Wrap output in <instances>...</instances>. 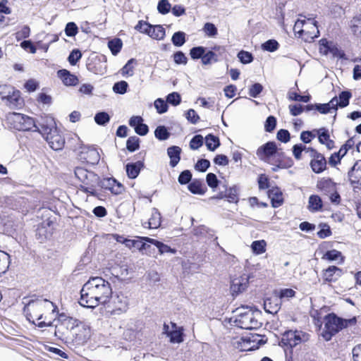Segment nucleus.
Listing matches in <instances>:
<instances>
[{
	"label": "nucleus",
	"mask_w": 361,
	"mask_h": 361,
	"mask_svg": "<svg viewBox=\"0 0 361 361\" xmlns=\"http://www.w3.org/2000/svg\"><path fill=\"white\" fill-rule=\"evenodd\" d=\"M264 50L274 51L279 48V43L274 39H269L262 44Z\"/></svg>",
	"instance_id": "obj_60"
},
{
	"label": "nucleus",
	"mask_w": 361,
	"mask_h": 361,
	"mask_svg": "<svg viewBox=\"0 0 361 361\" xmlns=\"http://www.w3.org/2000/svg\"><path fill=\"white\" fill-rule=\"evenodd\" d=\"M274 166L272 168L274 171H276L279 169H286L293 165V161L290 159H285L283 157L277 158L274 160Z\"/></svg>",
	"instance_id": "obj_35"
},
{
	"label": "nucleus",
	"mask_w": 361,
	"mask_h": 361,
	"mask_svg": "<svg viewBox=\"0 0 361 361\" xmlns=\"http://www.w3.org/2000/svg\"><path fill=\"white\" fill-rule=\"evenodd\" d=\"M248 283L249 276L245 274L234 278L232 280L231 285V291L232 295H238L245 291L248 286Z\"/></svg>",
	"instance_id": "obj_17"
},
{
	"label": "nucleus",
	"mask_w": 361,
	"mask_h": 361,
	"mask_svg": "<svg viewBox=\"0 0 361 361\" xmlns=\"http://www.w3.org/2000/svg\"><path fill=\"white\" fill-rule=\"evenodd\" d=\"M7 121L10 127L17 130L38 131L39 128L33 118L20 113L8 114Z\"/></svg>",
	"instance_id": "obj_6"
},
{
	"label": "nucleus",
	"mask_w": 361,
	"mask_h": 361,
	"mask_svg": "<svg viewBox=\"0 0 361 361\" xmlns=\"http://www.w3.org/2000/svg\"><path fill=\"white\" fill-rule=\"evenodd\" d=\"M148 35L152 39L161 40L166 35L164 28L160 25H152Z\"/></svg>",
	"instance_id": "obj_33"
},
{
	"label": "nucleus",
	"mask_w": 361,
	"mask_h": 361,
	"mask_svg": "<svg viewBox=\"0 0 361 361\" xmlns=\"http://www.w3.org/2000/svg\"><path fill=\"white\" fill-rule=\"evenodd\" d=\"M161 225V214L159 211L154 208L152 210L150 218L147 222H145L143 226L149 228H157Z\"/></svg>",
	"instance_id": "obj_26"
},
{
	"label": "nucleus",
	"mask_w": 361,
	"mask_h": 361,
	"mask_svg": "<svg viewBox=\"0 0 361 361\" xmlns=\"http://www.w3.org/2000/svg\"><path fill=\"white\" fill-rule=\"evenodd\" d=\"M122 41L118 39H114L109 42L108 47L110 49L113 55H116L121 49Z\"/></svg>",
	"instance_id": "obj_45"
},
{
	"label": "nucleus",
	"mask_w": 361,
	"mask_h": 361,
	"mask_svg": "<svg viewBox=\"0 0 361 361\" xmlns=\"http://www.w3.org/2000/svg\"><path fill=\"white\" fill-rule=\"evenodd\" d=\"M154 105L157 109V111L160 114L166 113L168 110L167 104L161 98L156 99L154 101Z\"/></svg>",
	"instance_id": "obj_53"
},
{
	"label": "nucleus",
	"mask_w": 361,
	"mask_h": 361,
	"mask_svg": "<svg viewBox=\"0 0 361 361\" xmlns=\"http://www.w3.org/2000/svg\"><path fill=\"white\" fill-rule=\"evenodd\" d=\"M309 340V334L302 331H287L282 336L281 343L286 346L293 348Z\"/></svg>",
	"instance_id": "obj_11"
},
{
	"label": "nucleus",
	"mask_w": 361,
	"mask_h": 361,
	"mask_svg": "<svg viewBox=\"0 0 361 361\" xmlns=\"http://www.w3.org/2000/svg\"><path fill=\"white\" fill-rule=\"evenodd\" d=\"M356 318L344 319L338 317L334 314L325 317L324 327L322 329L321 336L325 341H329L332 336L343 328L355 324Z\"/></svg>",
	"instance_id": "obj_4"
},
{
	"label": "nucleus",
	"mask_w": 361,
	"mask_h": 361,
	"mask_svg": "<svg viewBox=\"0 0 361 361\" xmlns=\"http://www.w3.org/2000/svg\"><path fill=\"white\" fill-rule=\"evenodd\" d=\"M16 90L11 86L0 85V97L1 100L4 102L13 92Z\"/></svg>",
	"instance_id": "obj_48"
},
{
	"label": "nucleus",
	"mask_w": 361,
	"mask_h": 361,
	"mask_svg": "<svg viewBox=\"0 0 361 361\" xmlns=\"http://www.w3.org/2000/svg\"><path fill=\"white\" fill-rule=\"evenodd\" d=\"M111 298L106 305L107 312L111 316H118L127 312L128 309V299L122 293L111 296Z\"/></svg>",
	"instance_id": "obj_8"
},
{
	"label": "nucleus",
	"mask_w": 361,
	"mask_h": 361,
	"mask_svg": "<svg viewBox=\"0 0 361 361\" xmlns=\"http://www.w3.org/2000/svg\"><path fill=\"white\" fill-rule=\"evenodd\" d=\"M337 102L336 99H331L329 102L326 104H319L314 106L315 109L319 111L321 114H326L336 113L337 111ZM307 111H310L314 109L313 105L306 106Z\"/></svg>",
	"instance_id": "obj_20"
},
{
	"label": "nucleus",
	"mask_w": 361,
	"mask_h": 361,
	"mask_svg": "<svg viewBox=\"0 0 361 361\" xmlns=\"http://www.w3.org/2000/svg\"><path fill=\"white\" fill-rule=\"evenodd\" d=\"M343 274L341 269L335 266H330L327 268L323 274V278L325 281L332 282L337 281Z\"/></svg>",
	"instance_id": "obj_23"
},
{
	"label": "nucleus",
	"mask_w": 361,
	"mask_h": 361,
	"mask_svg": "<svg viewBox=\"0 0 361 361\" xmlns=\"http://www.w3.org/2000/svg\"><path fill=\"white\" fill-rule=\"evenodd\" d=\"M205 52V48L203 47H193L190 51V55L192 59H202Z\"/></svg>",
	"instance_id": "obj_59"
},
{
	"label": "nucleus",
	"mask_w": 361,
	"mask_h": 361,
	"mask_svg": "<svg viewBox=\"0 0 361 361\" xmlns=\"http://www.w3.org/2000/svg\"><path fill=\"white\" fill-rule=\"evenodd\" d=\"M78 155L81 160L91 164H97L100 159L98 151L95 148L88 146L80 147Z\"/></svg>",
	"instance_id": "obj_13"
},
{
	"label": "nucleus",
	"mask_w": 361,
	"mask_h": 361,
	"mask_svg": "<svg viewBox=\"0 0 361 361\" xmlns=\"http://www.w3.org/2000/svg\"><path fill=\"white\" fill-rule=\"evenodd\" d=\"M308 203V208L312 212L319 211L322 207V201L318 195H311Z\"/></svg>",
	"instance_id": "obj_39"
},
{
	"label": "nucleus",
	"mask_w": 361,
	"mask_h": 361,
	"mask_svg": "<svg viewBox=\"0 0 361 361\" xmlns=\"http://www.w3.org/2000/svg\"><path fill=\"white\" fill-rule=\"evenodd\" d=\"M317 188L327 195L336 190V185L331 178H322L317 181Z\"/></svg>",
	"instance_id": "obj_25"
},
{
	"label": "nucleus",
	"mask_w": 361,
	"mask_h": 361,
	"mask_svg": "<svg viewBox=\"0 0 361 361\" xmlns=\"http://www.w3.org/2000/svg\"><path fill=\"white\" fill-rule=\"evenodd\" d=\"M319 33L317 21L312 18L307 19L301 38L305 42H311L314 38L318 37Z\"/></svg>",
	"instance_id": "obj_14"
},
{
	"label": "nucleus",
	"mask_w": 361,
	"mask_h": 361,
	"mask_svg": "<svg viewBox=\"0 0 361 361\" xmlns=\"http://www.w3.org/2000/svg\"><path fill=\"white\" fill-rule=\"evenodd\" d=\"M307 20H298L293 27V30L295 35H298V37L301 38L303 32L304 26L305 25Z\"/></svg>",
	"instance_id": "obj_63"
},
{
	"label": "nucleus",
	"mask_w": 361,
	"mask_h": 361,
	"mask_svg": "<svg viewBox=\"0 0 361 361\" xmlns=\"http://www.w3.org/2000/svg\"><path fill=\"white\" fill-rule=\"evenodd\" d=\"M269 197L271 200L272 206L278 207L283 202V194L279 188H274L269 190Z\"/></svg>",
	"instance_id": "obj_30"
},
{
	"label": "nucleus",
	"mask_w": 361,
	"mask_h": 361,
	"mask_svg": "<svg viewBox=\"0 0 361 361\" xmlns=\"http://www.w3.org/2000/svg\"><path fill=\"white\" fill-rule=\"evenodd\" d=\"M57 75L66 86L76 85L78 83V78L66 69L59 70Z\"/></svg>",
	"instance_id": "obj_24"
},
{
	"label": "nucleus",
	"mask_w": 361,
	"mask_h": 361,
	"mask_svg": "<svg viewBox=\"0 0 361 361\" xmlns=\"http://www.w3.org/2000/svg\"><path fill=\"white\" fill-rule=\"evenodd\" d=\"M59 322L60 324L56 326V333L59 332L63 334H65L62 331L63 328L74 332V331L76 330L77 326L80 324V322H79L76 319L68 317L63 314L60 315Z\"/></svg>",
	"instance_id": "obj_18"
},
{
	"label": "nucleus",
	"mask_w": 361,
	"mask_h": 361,
	"mask_svg": "<svg viewBox=\"0 0 361 361\" xmlns=\"http://www.w3.org/2000/svg\"><path fill=\"white\" fill-rule=\"evenodd\" d=\"M74 173L75 177L81 182L80 187L84 191L94 194V187L98 182V176L82 167H76Z\"/></svg>",
	"instance_id": "obj_7"
},
{
	"label": "nucleus",
	"mask_w": 361,
	"mask_h": 361,
	"mask_svg": "<svg viewBox=\"0 0 361 361\" xmlns=\"http://www.w3.org/2000/svg\"><path fill=\"white\" fill-rule=\"evenodd\" d=\"M205 144L207 149L210 151H214L220 145L219 140L213 135H208L205 137Z\"/></svg>",
	"instance_id": "obj_41"
},
{
	"label": "nucleus",
	"mask_w": 361,
	"mask_h": 361,
	"mask_svg": "<svg viewBox=\"0 0 361 361\" xmlns=\"http://www.w3.org/2000/svg\"><path fill=\"white\" fill-rule=\"evenodd\" d=\"M78 32V27L73 22L68 23L65 27V33L68 37H75Z\"/></svg>",
	"instance_id": "obj_52"
},
{
	"label": "nucleus",
	"mask_w": 361,
	"mask_h": 361,
	"mask_svg": "<svg viewBox=\"0 0 361 361\" xmlns=\"http://www.w3.org/2000/svg\"><path fill=\"white\" fill-rule=\"evenodd\" d=\"M314 131L318 134L319 141L321 144L325 145L329 149L334 147V142L330 139L327 130L325 128H320L319 130H315Z\"/></svg>",
	"instance_id": "obj_29"
},
{
	"label": "nucleus",
	"mask_w": 361,
	"mask_h": 361,
	"mask_svg": "<svg viewBox=\"0 0 361 361\" xmlns=\"http://www.w3.org/2000/svg\"><path fill=\"white\" fill-rule=\"evenodd\" d=\"M72 334L75 336V342L78 343H83L86 342L91 336L90 327L88 325L80 323L77 326L76 330L72 332Z\"/></svg>",
	"instance_id": "obj_21"
},
{
	"label": "nucleus",
	"mask_w": 361,
	"mask_h": 361,
	"mask_svg": "<svg viewBox=\"0 0 361 361\" xmlns=\"http://www.w3.org/2000/svg\"><path fill=\"white\" fill-rule=\"evenodd\" d=\"M3 102L11 109L20 106L22 104V99L20 91L13 92Z\"/></svg>",
	"instance_id": "obj_27"
},
{
	"label": "nucleus",
	"mask_w": 361,
	"mask_h": 361,
	"mask_svg": "<svg viewBox=\"0 0 361 361\" xmlns=\"http://www.w3.org/2000/svg\"><path fill=\"white\" fill-rule=\"evenodd\" d=\"M112 295V288L109 281L102 277L90 278L80 290V305L94 308L100 304H106Z\"/></svg>",
	"instance_id": "obj_1"
},
{
	"label": "nucleus",
	"mask_w": 361,
	"mask_h": 361,
	"mask_svg": "<svg viewBox=\"0 0 361 361\" xmlns=\"http://www.w3.org/2000/svg\"><path fill=\"white\" fill-rule=\"evenodd\" d=\"M57 307L54 303L48 300H37L30 301L24 308V312L27 319L35 323L43 318V315L48 311L54 312Z\"/></svg>",
	"instance_id": "obj_5"
},
{
	"label": "nucleus",
	"mask_w": 361,
	"mask_h": 361,
	"mask_svg": "<svg viewBox=\"0 0 361 361\" xmlns=\"http://www.w3.org/2000/svg\"><path fill=\"white\" fill-rule=\"evenodd\" d=\"M135 63V59H130L127 63L122 68L121 74L123 76H132L133 75V63Z\"/></svg>",
	"instance_id": "obj_54"
},
{
	"label": "nucleus",
	"mask_w": 361,
	"mask_h": 361,
	"mask_svg": "<svg viewBox=\"0 0 361 361\" xmlns=\"http://www.w3.org/2000/svg\"><path fill=\"white\" fill-rule=\"evenodd\" d=\"M262 312L252 310L249 307L242 306L233 311V316L231 318L235 326L243 329H258L262 323L261 322Z\"/></svg>",
	"instance_id": "obj_2"
},
{
	"label": "nucleus",
	"mask_w": 361,
	"mask_h": 361,
	"mask_svg": "<svg viewBox=\"0 0 361 361\" xmlns=\"http://www.w3.org/2000/svg\"><path fill=\"white\" fill-rule=\"evenodd\" d=\"M126 147L130 152H134L139 148V138L136 136L130 137L126 142Z\"/></svg>",
	"instance_id": "obj_50"
},
{
	"label": "nucleus",
	"mask_w": 361,
	"mask_h": 361,
	"mask_svg": "<svg viewBox=\"0 0 361 361\" xmlns=\"http://www.w3.org/2000/svg\"><path fill=\"white\" fill-rule=\"evenodd\" d=\"M188 190L195 195H204L206 188L203 186L202 183L200 180H195L188 185Z\"/></svg>",
	"instance_id": "obj_37"
},
{
	"label": "nucleus",
	"mask_w": 361,
	"mask_h": 361,
	"mask_svg": "<svg viewBox=\"0 0 361 361\" xmlns=\"http://www.w3.org/2000/svg\"><path fill=\"white\" fill-rule=\"evenodd\" d=\"M348 178L354 189L361 188V160L357 161L348 172Z\"/></svg>",
	"instance_id": "obj_19"
},
{
	"label": "nucleus",
	"mask_w": 361,
	"mask_h": 361,
	"mask_svg": "<svg viewBox=\"0 0 361 361\" xmlns=\"http://www.w3.org/2000/svg\"><path fill=\"white\" fill-rule=\"evenodd\" d=\"M171 5L168 0H160L158 3L157 9L161 14H166L169 12Z\"/></svg>",
	"instance_id": "obj_58"
},
{
	"label": "nucleus",
	"mask_w": 361,
	"mask_h": 361,
	"mask_svg": "<svg viewBox=\"0 0 361 361\" xmlns=\"http://www.w3.org/2000/svg\"><path fill=\"white\" fill-rule=\"evenodd\" d=\"M226 199L228 202L231 203H236L238 201V191L235 187L229 188L226 189L225 192Z\"/></svg>",
	"instance_id": "obj_47"
},
{
	"label": "nucleus",
	"mask_w": 361,
	"mask_h": 361,
	"mask_svg": "<svg viewBox=\"0 0 361 361\" xmlns=\"http://www.w3.org/2000/svg\"><path fill=\"white\" fill-rule=\"evenodd\" d=\"M52 234V228H50V224L47 223L46 225L43 223L37 229L36 236L40 242L44 241L46 239L49 238Z\"/></svg>",
	"instance_id": "obj_28"
},
{
	"label": "nucleus",
	"mask_w": 361,
	"mask_h": 361,
	"mask_svg": "<svg viewBox=\"0 0 361 361\" xmlns=\"http://www.w3.org/2000/svg\"><path fill=\"white\" fill-rule=\"evenodd\" d=\"M339 258H342L341 252L336 250H331L326 252L322 257V259L329 261L337 260Z\"/></svg>",
	"instance_id": "obj_51"
},
{
	"label": "nucleus",
	"mask_w": 361,
	"mask_h": 361,
	"mask_svg": "<svg viewBox=\"0 0 361 361\" xmlns=\"http://www.w3.org/2000/svg\"><path fill=\"white\" fill-rule=\"evenodd\" d=\"M263 86L258 82L255 83L249 88V95L252 97H257L262 92Z\"/></svg>",
	"instance_id": "obj_61"
},
{
	"label": "nucleus",
	"mask_w": 361,
	"mask_h": 361,
	"mask_svg": "<svg viewBox=\"0 0 361 361\" xmlns=\"http://www.w3.org/2000/svg\"><path fill=\"white\" fill-rule=\"evenodd\" d=\"M218 61V56L212 51H209L202 56V63L204 65H209Z\"/></svg>",
	"instance_id": "obj_46"
},
{
	"label": "nucleus",
	"mask_w": 361,
	"mask_h": 361,
	"mask_svg": "<svg viewBox=\"0 0 361 361\" xmlns=\"http://www.w3.org/2000/svg\"><path fill=\"white\" fill-rule=\"evenodd\" d=\"M350 28L355 36L361 38V14L355 16L351 20Z\"/></svg>",
	"instance_id": "obj_38"
},
{
	"label": "nucleus",
	"mask_w": 361,
	"mask_h": 361,
	"mask_svg": "<svg viewBox=\"0 0 361 361\" xmlns=\"http://www.w3.org/2000/svg\"><path fill=\"white\" fill-rule=\"evenodd\" d=\"M151 26L152 25L149 24L148 23L143 20H140L135 25V29L140 32L145 33L148 35L149 31L151 30Z\"/></svg>",
	"instance_id": "obj_57"
},
{
	"label": "nucleus",
	"mask_w": 361,
	"mask_h": 361,
	"mask_svg": "<svg viewBox=\"0 0 361 361\" xmlns=\"http://www.w3.org/2000/svg\"><path fill=\"white\" fill-rule=\"evenodd\" d=\"M310 152V167L315 173H321L326 169V160L323 154L313 149H308Z\"/></svg>",
	"instance_id": "obj_12"
},
{
	"label": "nucleus",
	"mask_w": 361,
	"mask_h": 361,
	"mask_svg": "<svg viewBox=\"0 0 361 361\" xmlns=\"http://www.w3.org/2000/svg\"><path fill=\"white\" fill-rule=\"evenodd\" d=\"M183 328L178 326L175 323L171 322L170 325L164 324V333L170 338V341L173 343L183 342Z\"/></svg>",
	"instance_id": "obj_15"
},
{
	"label": "nucleus",
	"mask_w": 361,
	"mask_h": 361,
	"mask_svg": "<svg viewBox=\"0 0 361 361\" xmlns=\"http://www.w3.org/2000/svg\"><path fill=\"white\" fill-rule=\"evenodd\" d=\"M102 187L114 195L121 194L124 190L123 186L112 178L104 179L102 181Z\"/></svg>",
	"instance_id": "obj_22"
},
{
	"label": "nucleus",
	"mask_w": 361,
	"mask_h": 361,
	"mask_svg": "<svg viewBox=\"0 0 361 361\" xmlns=\"http://www.w3.org/2000/svg\"><path fill=\"white\" fill-rule=\"evenodd\" d=\"M110 120L109 114L106 112H99L94 116V121L101 126L107 123Z\"/></svg>",
	"instance_id": "obj_49"
},
{
	"label": "nucleus",
	"mask_w": 361,
	"mask_h": 361,
	"mask_svg": "<svg viewBox=\"0 0 361 361\" xmlns=\"http://www.w3.org/2000/svg\"><path fill=\"white\" fill-rule=\"evenodd\" d=\"M319 52L324 55L331 54L334 57L342 58L343 54L332 42H329L326 39H322L319 41Z\"/></svg>",
	"instance_id": "obj_16"
},
{
	"label": "nucleus",
	"mask_w": 361,
	"mask_h": 361,
	"mask_svg": "<svg viewBox=\"0 0 361 361\" xmlns=\"http://www.w3.org/2000/svg\"><path fill=\"white\" fill-rule=\"evenodd\" d=\"M352 97V94L348 91L341 92L338 97H334L333 99H336L337 102V107L339 106L341 108H343L347 106L349 104V100Z\"/></svg>",
	"instance_id": "obj_36"
},
{
	"label": "nucleus",
	"mask_w": 361,
	"mask_h": 361,
	"mask_svg": "<svg viewBox=\"0 0 361 361\" xmlns=\"http://www.w3.org/2000/svg\"><path fill=\"white\" fill-rule=\"evenodd\" d=\"M295 291L292 288L281 289L277 295L282 301H288L295 296Z\"/></svg>",
	"instance_id": "obj_42"
},
{
	"label": "nucleus",
	"mask_w": 361,
	"mask_h": 361,
	"mask_svg": "<svg viewBox=\"0 0 361 361\" xmlns=\"http://www.w3.org/2000/svg\"><path fill=\"white\" fill-rule=\"evenodd\" d=\"M181 149L177 146H172L168 148L167 153L170 158V166L175 167L180 159Z\"/></svg>",
	"instance_id": "obj_31"
},
{
	"label": "nucleus",
	"mask_w": 361,
	"mask_h": 361,
	"mask_svg": "<svg viewBox=\"0 0 361 361\" xmlns=\"http://www.w3.org/2000/svg\"><path fill=\"white\" fill-rule=\"evenodd\" d=\"M128 83L126 81H120L116 82L113 86V90L116 93L124 94L126 92Z\"/></svg>",
	"instance_id": "obj_62"
},
{
	"label": "nucleus",
	"mask_w": 361,
	"mask_h": 361,
	"mask_svg": "<svg viewBox=\"0 0 361 361\" xmlns=\"http://www.w3.org/2000/svg\"><path fill=\"white\" fill-rule=\"evenodd\" d=\"M259 335L245 336V337H235L231 340V345L239 351H250L257 349L259 346L261 340L257 339Z\"/></svg>",
	"instance_id": "obj_9"
},
{
	"label": "nucleus",
	"mask_w": 361,
	"mask_h": 361,
	"mask_svg": "<svg viewBox=\"0 0 361 361\" xmlns=\"http://www.w3.org/2000/svg\"><path fill=\"white\" fill-rule=\"evenodd\" d=\"M257 157L262 161L274 164V160L283 157L282 153L277 151L275 142H269L259 147L257 150Z\"/></svg>",
	"instance_id": "obj_10"
},
{
	"label": "nucleus",
	"mask_w": 361,
	"mask_h": 361,
	"mask_svg": "<svg viewBox=\"0 0 361 361\" xmlns=\"http://www.w3.org/2000/svg\"><path fill=\"white\" fill-rule=\"evenodd\" d=\"M238 58L239 61L244 64L250 63L253 60L252 54L245 51H240L238 54Z\"/></svg>",
	"instance_id": "obj_55"
},
{
	"label": "nucleus",
	"mask_w": 361,
	"mask_h": 361,
	"mask_svg": "<svg viewBox=\"0 0 361 361\" xmlns=\"http://www.w3.org/2000/svg\"><path fill=\"white\" fill-rule=\"evenodd\" d=\"M172 43L176 47H181L185 42V34L183 32H175L171 38Z\"/></svg>",
	"instance_id": "obj_44"
},
{
	"label": "nucleus",
	"mask_w": 361,
	"mask_h": 361,
	"mask_svg": "<svg viewBox=\"0 0 361 361\" xmlns=\"http://www.w3.org/2000/svg\"><path fill=\"white\" fill-rule=\"evenodd\" d=\"M202 30L209 37H214L217 35V28L213 23H206Z\"/></svg>",
	"instance_id": "obj_56"
},
{
	"label": "nucleus",
	"mask_w": 361,
	"mask_h": 361,
	"mask_svg": "<svg viewBox=\"0 0 361 361\" xmlns=\"http://www.w3.org/2000/svg\"><path fill=\"white\" fill-rule=\"evenodd\" d=\"M82 57V54L80 52V51L79 49H73L68 58V62L74 66L76 64V63L81 59Z\"/></svg>",
	"instance_id": "obj_64"
},
{
	"label": "nucleus",
	"mask_w": 361,
	"mask_h": 361,
	"mask_svg": "<svg viewBox=\"0 0 361 361\" xmlns=\"http://www.w3.org/2000/svg\"><path fill=\"white\" fill-rule=\"evenodd\" d=\"M143 166V164L141 161H137L135 163L128 164L126 165V173L130 178H135L141 168Z\"/></svg>",
	"instance_id": "obj_32"
},
{
	"label": "nucleus",
	"mask_w": 361,
	"mask_h": 361,
	"mask_svg": "<svg viewBox=\"0 0 361 361\" xmlns=\"http://www.w3.org/2000/svg\"><path fill=\"white\" fill-rule=\"evenodd\" d=\"M10 255L0 250V275L4 274L9 267Z\"/></svg>",
	"instance_id": "obj_40"
},
{
	"label": "nucleus",
	"mask_w": 361,
	"mask_h": 361,
	"mask_svg": "<svg viewBox=\"0 0 361 361\" xmlns=\"http://www.w3.org/2000/svg\"><path fill=\"white\" fill-rule=\"evenodd\" d=\"M37 132L44 137L52 149L57 151L63 147L65 140L57 129L53 118L47 116L42 118Z\"/></svg>",
	"instance_id": "obj_3"
},
{
	"label": "nucleus",
	"mask_w": 361,
	"mask_h": 361,
	"mask_svg": "<svg viewBox=\"0 0 361 361\" xmlns=\"http://www.w3.org/2000/svg\"><path fill=\"white\" fill-rule=\"evenodd\" d=\"M267 245L264 240H255L252 243L250 247L254 254L259 255L266 252Z\"/></svg>",
	"instance_id": "obj_34"
},
{
	"label": "nucleus",
	"mask_w": 361,
	"mask_h": 361,
	"mask_svg": "<svg viewBox=\"0 0 361 361\" xmlns=\"http://www.w3.org/2000/svg\"><path fill=\"white\" fill-rule=\"evenodd\" d=\"M154 135L159 140H166L169 137L170 133L165 126H159L155 129Z\"/></svg>",
	"instance_id": "obj_43"
}]
</instances>
